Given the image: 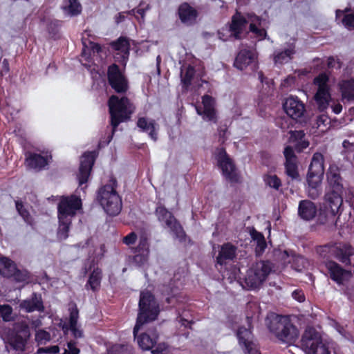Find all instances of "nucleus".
<instances>
[{
	"mask_svg": "<svg viewBox=\"0 0 354 354\" xmlns=\"http://www.w3.org/2000/svg\"><path fill=\"white\" fill-rule=\"evenodd\" d=\"M329 190L325 195V203L319 209V220L322 221H338L343 203V185L339 169L330 165L326 173Z\"/></svg>",
	"mask_w": 354,
	"mask_h": 354,
	"instance_id": "nucleus-1",
	"label": "nucleus"
},
{
	"mask_svg": "<svg viewBox=\"0 0 354 354\" xmlns=\"http://www.w3.org/2000/svg\"><path fill=\"white\" fill-rule=\"evenodd\" d=\"M117 186L116 179L111 178L109 183L100 187L97 192V201L111 216L118 215L122 207V198L116 191Z\"/></svg>",
	"mask_w": 354,
	"mask_h": 354,
	"instance_id": "nucleus-2",
	"label": "nucleus"
},
{
	"mask_svg": "<svg viewBox=\"0 0 354 354\" xmlns=\"http://www.w3.org/2000/svg\"><path fill=\"white\" fill-rule=\"evenodd\" d=\"M110 124L113 131L115 132L120 124L130 120L135 107L131 100L126 96L119 97L112 95L108 100Z\"/></svg>",
	"mask_w": 354,
	"mask_h": 354,
	"instance_id": "nucleus-3",
	"label": "nucleus"
},
{
	"mask_svg": "<svg viewBox=\"0 0 354 354\" xmlns=\"http://www.w3.org/2000/svg\"><path fill=\"white\" fill-rule=\"evenodd\" d=\"M138 306L137 321L133 328L135 337H136L138 331L143 324L156 320L160 313L159 304L157 300L154 295L147 290L140 292Z\"/></svg>",
	"mask_w": 354,
	"mask_h": 354,
	"instance_id": "nucleus-4",
	"label": "nucleus"
},
{
	"mask_svg": "<svg viewBox=\"0 0 354 354\" xmlns=\"http://www.w3.org/2000/svg\"><path fill=\"white\" fill-rule=\"evenodd\" d=\"M324 157L316 152L313 154L307 174L308 195L312 199L321 194V183L324 174Z\"/></svg>",
	"mask_w": 354,
	"mask_h": 354,
	"instance_id": "nucleus-5",
	"label": "nucleus"
},
{
	"mask_svg": "<svg viewBox=\"0 0 354 354\" xmlns=\"http://www.w3.org/2000/svg\"><path fill=\"white\" fill-rule=\"evenodd\" d=\"M268 328L270 332L283 342L291 344L296 340L299 335L297 328L286 317L279 315L273 317L270 322Z\"/></svg>",
	"mask_w": 354,
	"mask_h": 354,
	"instance_id": "nucleus-6",
	"label": "nucleus"
},
{
	"mask_svg": "<svg viewBox=\"0 0 354 354\" xmlns=\"http://www.w3.org/2000/svg\"><path fill=\"white\" fill-rule=\"evenodd\" d=\"M301 346L306 354H330L321 335L314 328H307L301 337Z\"/></svg>",
	"mask_w": 354,
	"mask_h": 354,
	"instance_id": "nucleus-7",
	"label": "nucleus"
},
{
	"mask_svg": "<svg viewBox=\"0 0 354 354\" xmlns=\"http://www.w3.org/2000/svg\"><path fill=\"white\" fill-rule=\"evenodd\" d=\"M217 166L221 169L223 176L231 183H238L240 175L236 166L227 154L225 147L217 148L215 153Z\"/></svg>",
	"mask_w": 354,
	"mask_h": 354,
	"instance_id": "nucleus-8",
	"label": "nucleus"
},
{
	"mask_svg": "<svg viewBox=\"0 0 354 354\" xmlns=\"http://www.w3.org/2000/svg\"><path fill=\"white\" fill-rule=\"evenodd\" d=\"M271 271L272 266L270 261L257 262L247 271L245 277V286L253 289L259 288Z\"/></svg>",
	"mask_w": 354,
	"mask_h": 354,
	"instance_id": "nucleus-9",
	"label": "nucleus"
},
{
	"mask_svg": "<svg viewBox=\"0 0 354 354\" xmlns=\"http://www.w3.org/2000/svg\"><path fill=\"white\" fill-rule=\"evenodd\" d=\"M82 209V201L75 194L61 196L57 204V217L59 221H63L75 216Z\"/></svg>",
	"mask_w": 354,
	"mask_h": 354,
	"instance_id": "nucleus-10",
	"label": "nucleus"
},
{
	"mask_svg": "<svg viewBox=\"0 0 354 354\" xmlns=\"http://www.w3.org/2000/svg\"><path fill=\"white\" fill-rule=\"evenodd\" d=\"M328 81L329 77L325 73L319 74L313 80V84L317 86L314 100L320 111H324L328 108L331 99Z\"/></svg>",
	"mask_w": 354,
	"mask_h": 354,
	"instance_id": "nucleus-11",
	"label": "nucleus"
},
{
	"mask_svg": "<svg viewBox=\"0 0 354 354\" xmlns=\"http://www.w3.org/2000/svg\"><path fill=\"white\" fill-rule=\"evenodd\" d=\"M108 83L117 93H125L129 89L128 80L116 64H112L107 69Z\"/></svg>",
	"mask_w": 354,
	"mask_h": 354,
	"instance_id": "nucleus-12",
	"label": "nucleus"
},
{
	"mask_svg": "<svg viewBox=\"0 0 354 354\" xmlns=\"http://www.w3.org/2000/svg\"><path fill=\"white\" fill-rule=\"evenodd\" d=\"M250 24L247 17V13L244 15L241 12L236 10L232 16L230 21L228 23L227 31L230 32V37L234 40H241L245 37L248 33L246 31L248 24Z\"/></svg>",
	"mask_w": 354,
	"mask_h": 354,
	"instance_id": "nucleus-13",
	"label": "nucleus"
},
{
	"mask_svg": "<svg viewBox=\"0 0 354 354\" xmlns=\"http://www.w3.org/2000/svg\"><path fill=\"white\" fill-rule=\"evenodd\" d=\"M196 111L202 119L210 123L218 122V112L216 109V100L209 95H204L202 97L201 105L195 106Z\"/></svg>",
	"mask_w": 354,
	"mask_h": 354,
	"instance_id": "nucleus-14",
	"label": "nucleus"
},
{
	"mask_svg": "<svg viewBox=\"0 0 354 354\" xmlns=\"http://www.w3.org/2000/svg\"><path fill=\"white\" fill-rule=\"evenodd\" d=\"M30 335L28 326L25 323H19L15 327V332L8 337V342L16 351L23 352Z\"/></svg>",
	"mask_w": 354,
	"mask_h": 354,
	"instance_id": "nucleus-15",
	"label": "nucleus"
},
{
	"mask_svg": "<svg viewBox=\"0 0 354 354\" xmlns=\"http://www.w3.org/2000/svg\"><path fill=\"white\" fill-rule=\"evenodd\" d=\"M283 108L286 113L295 120L301 118L306 111L304 103L297 96L292 95L286 99Z\"/></svg>",
	"mask_w": 354,
	"mask_h": 354,
	"instance_id": "nucleus-16",
	"label": "nucleus"
},
{
	"mask_svg": "<svg viewBox=\"0 0 354 354\" xmlns=\"http://www.w3.org/2000/svg\"><path fill=\"white\" fill-rule=\"evenodd\" d=\"M97 154L95 151H86L82 156L77 176L80 185L88 181Z\"/></svg>",
	"mask_w": 354,
	"mask_h": 354,
	"instance_id": "nucleus-17",
	"label": "nucleus"
},
{
	"mask_svg": "<svg viewBox=\"0 0 354 354\" xmlns=\"http://www.w3.org/2000/svg\"><path fill=\"white\" fill-rule=\"evenodd\" d=\"M255 54L252 50L245 48L241 49L235 57L234 66L240 71H243L248 67H250L254 71L258 66Z\"/></svg>",
	"mask_w": 354,
	"mask_h": 354,
	"instance_id": "nucleus-18",
	"label": "nucleus"
},
{
	"mask_svg": "<svg viewBox=\"0 0 354 354\" xmlns=\"http://www.w3.org/2000/svg\"><path fill=\"white\" fill-rule=\"evenodd\" d=\"M177 15L180 22L187 26L196 24L199 17L196 8L187 2H183L178 6Z\"/></svg>",
	"mask_w": 354,
	"mask_h": 354,
	"instance_id": "nucleus-19",
	"label": "nucleus"
},
{
	"mask_svg": "<svg viewBox=\"0 0 354 354\" xmlns=\"http://www.w3.org/2000/svg\"><path fill=\"white\" fill-rule=\"evenodd\" d=\"M296 53L295 43H286L283 50H276L273 53V61L275 65H283L291 61Z\"/></svg>",
	"mask_w": 354,
	"mask_h": 354,
	"instance_id": "nucleus-20",
	"label": "nucleus"
},
{
	"mask_svg": "<svg viewBox=\"0 0 354 354\" xmlns=\"http://www.w3.org/2000/svg\"><path fill=\"white\" fill-rule=\"evenodd\" d=\"M247 17L250 21L249 32L254 34L259 41L265 39L267 32L265 28H261L262 18L253 12H248Z\"/></svg>",
	"mask_w": 354,
	"mask_h": 354,
	"instance_id": "nucleus-21",
	"label": "nucleus"
},
{
	"mask_svg": "<svg viewBox=\"0 0 354 354\" xmlns=\"http://www.w3.org/2000/svg\"><path fill=\"white\" fill-rule=\"evenodd\" d=\"M330 278L338 284H342L344 281L351 276V272L343 269L339 265L334 261H329L326 263Z\"/></svg>",
	"mask_w": 354,
	"mask_h": 354,
	"instance_id": "nucleus-22",
	"label": "nucleus"
},
{
	"mask_svg": "<svg viewBox=\"0 0 354 354\" xmlns=\"http://www.w3.org/2000/svg\"><path fill=\"white\" fill-rule=\"evenodd\" d=\"M136 124L141 131L148 133L151 140L154 142L157 141L159 127L155 120L148 121L147 118L140 117L138 119Z\"/></svg>",
	"mask_w": 354,
	"mask_h": 354,
	"instance_id": "nucleus-23",
	"label": "nucleus"
},
{
	"mask_svg": "<svg viewBox=\"0 0 354 354\" xmlns=\"http://www.w3.org/2000/svg\"><path fill=\"white\" fill-rule=\"evenodd\" d=\"M19 307L27 313L35 310L43 312L44 310L41 297L36 293H33L31 298L23 300L19 304Z\"/></svg>",
	"mask_w": 354,
	"mask_h": 354,
	"instance_id": "nucleus-24",
	"label": "nucleus"
},
{
	"mask_svg": "<svg viewBox=\"0 0 354 354\" xmlns=\"http://www.w3.org/2000/svg\"><path fill=\"white\" fill-rule=\"evenodd\" d=\"M317 213L316 205L309 201L303 200L299 203L298 214L301 218L305 221H310L315 218Z\"/></svg>",
	"mask_w": 354,
	"mask_h": 354,
	"instance_id": "nucleus-25",
	"label": "nucleus"
},
{
	"mask_svg": "<svg viewBox=\"0 0 354 354\" xmlns=\"http://www.w3.org/2000/svg\"><path fill=\"white\" fill-rule=\"evenodd\" d=\"M26 163L31 169L41 170L48 165V159L47 156L28 152L26 155Z\"/></svg>",
	"mask_w": 354,
	"mask_h": 354,
	"instance_id": "nucleus-26",
	"label": "nucleus"
},
{
	"mask_svg": "<svg viewBox=\"0 0 354 354\" xmlns=\"http://www.w3.org/2000/svg\"><path fill=\"white\" fill-rule=\"evenodd\" d=\"M158 337L156 330H149L138 337V344L142 350H151L156 344Z\"/></svg>",
	"mask_w": 354,
	"mask_h": 354,
	"instance_id": "nucleus-27",
	"label": "nucleus"
},
{
	"mask_svg": "<svg viewBox=\"0 0 354 354\" xmlns=\"http://www.w3.org/2000/svg\"><path fill=\"white\" fill-rule=\"evenodd\" d=\"M236 248L230 243L223 245L216 258L217 263L223 265L232 260L236 256Z\"/></svg>",
	"mask_w": 354,
	"mask_h": 354,
	"instance_id": "nucleus-28",
	"label": "nucleus"
},
{
	"mask_svg": "<svg viewBox=\"0 0 354 354\" xmlns=\"http://www.w3.org/2000/svg\"><path fill=\"white\" fill-rule=\"evenodd\" d=\"M343 101H354V79L344 80L339 83Z\"/></svg>",
	"mask_w": 354,
	"mask_h": 354,
	"instance_id": "nucleus-29",
	"label": "nucleus"
},
{
	"mask_svg": "<svg viewBox=\"0 0 354 354\" xmlns=\"http://www.w3.org/2000/svg\"><path fill=\"white\" fill-rule=\"evenodd\" d=\"M167 225L171 229L174 236L178 239L185 246L191 243V240L187 237L180 223H167Z\"/></svg>",
	"mask_w": 354,
	"mask_h": 354,
	"instance_id": "nucleus-30",
	"label": "nucleus"
},
{
	"mask_svg": "<svg viewBox=\"0 0 354 354\" xmlns=\"http://www.w3.org/2000/svg\"><path fill=\"white\" fill-rule=\"evenodd\" d=\"M353 254L354 249L350 245H344L342 247L337 248L335 250L336 258L346 265L351 264L350 257Z\"/></svg>",
	"mask_w": 354,
	"mask_h": 354,
	"instance_id": "nucleus-31",
	"label": "nucleus"
},
{
	"mask_svg": "<svg viewBox=\"0 0 354 354\" xmlns=\"http://www.w3.org/2000/svg\"><path fill=\"white\" fill-rule=\"evenodd\" d=\"M62 24V21L56 19H49L46 21V31L51 39L56 40L60 37V28Z\"/></svg>",
	"mask_w": 354,
	"mask_h": 354,
	"instance_id": "nucleus-32",
	"label": "nucleus"
},
{
	"mask_svg": "<svg viewBox=\"0 0 354 354\" xmlns=\"http://www.w3.org/2000/svg\"><path fill=\"white\" fill-rule=\"evenodd\" d=\"M17 266L10 259L6 257L0 258V274L4 277H12Z\"/></svg>",
	"mask_w": 354,
	"mask_h": 354,
	"instance_id": "nucleus-33",
	"label": "nucleus"
},
{
	"mask_svg": "<svg viewBox=\"0 0 354 354\" xmlns=\"http://www.w3.org/2000/svg\"><path fill=\"white\" fill-rule=\"evenodd\" d=\"M350 10V8H346L344 10L337 9L335 11V18L336 19H339L342 15L343 18L342 19V24L347 28V29H353L354 28V14H347Z\"/></svg>",
	"mask_w": 354,
	"mask_h": 354,
	"instance_id": "nucleus-34",
	"label": "nucleus"
},
{
	"mask_svg": "<svg viewBox=\"0 0 354 354\" xmlns=\"http://www.w3.org/2000/svg\"><path fill=\"white\" fill-rule=\"evenodd\" d=\"M155 213L159 221H178L173 213L161 203L157 205Z\"/></svg>",
	"mask_w": 354,
	"mask_h": 354,
	"instance_id": "nucleus-35",
	"label": "nucleus"
},
{
	"mask_svg": "<svg viewBox=\"0 0 354 354\" xmlns=\"http://www.w3.org/2000/svg\"><path fill=\"white\" fill-rule=\"evenodd\" d=\"M237 337L239 338V344L244 347L250 346L254 344L253 335L249 329L245 327H240L237 331Z\"/></svg>",
	"mask_w": 354,
	"mask_h": 354,
	"instance_id": "nucleus-36",
	"label": "nucleus"
},
{
	"mask_svg": "<svg viewBox=\"0 0 354 354\" xmlns=\"http://www.w3.org/2000/svg\"><path fill=\"white\" fill-rule=\"evenodd\" d=\"M112 49L116 52L130 53L131 45L129 39L125 37H120L117 40L111 43Z\"/></svg>",
	"mask_w": 354,
	"mask_h": 354,
	"instance_id": "nucleus-37",
	"label": "nucleus"
},
{
	"mask_svg": "<svg viewBox=\"0 0 354 354\" xmlns=\"http://www.w3.org/2000/svg\"><path fill=\"white\" fill-rule=\"evenodd\" d=\"M101 279L102 271L99 268H95L91 272L86 286H89L93 291H96L100 286Z\"/></svg>",
	"mask_w": 354,
	"mask_h": 354,
	"instance_id": "nucleus-38",
	"label": "nucleus"
},
{
	"mask_svg": "<svg viewBox=\"0 0 354 354\" xmlns=\"http://www.w3.org/2000/svg\"><path fill=\"white\" fill-rule=\"evenodd\" d=\"M251 235L254 241L257 244L256 252L258 254L263 253L267 246V243L263 235L254 230L251 232Z\"/></svg>",
	"mask_w": 354,
	"mask_h": 354,
	"instance_id": "nucleus-39",
	"label": "nucleus"
},
{
	"mask_svg": "<svg viewBox=\"0 0 354 354\" xmlns=\"http://www.w3.org/2000/svg\"><path fill=\"white\" fill-rule=\"evenodd\" d=\"M285 172L286 175L292 180H299V174L298 171V166L297 161L285 162Z\"/></svg>",
	"mask_w": 354,
	"mask_h": 354,
	"instance_id": "nucleus-40",
	"label": "nucleus"
},
{
	"mask_svg": "<svg viewBox=\"0 0 354 354\" xmlns=\"http://www.w3.org/2000/svg\"><path fill=\"white\" fill-rule=\"evenodd\" d=\"M195 68L194 66L189 65L185 70V73L184 75L181 74V82L183 86L186 89L188 88L191 84L192 81L195 75Z\"/></svg>",
	"mask_w": 354,
	"mask_h": 354,
	"instance_id": "nucleus-41",
	"label": "nucleus"
},
{
	"mask_svg": "<svg viewBox=\"0 0 354 354\" xmlns=\"http://www.w3.org/2000/svg\"><path fill=\"white\" fill-rule=\"evenodd\" d=\"M263 180L267 186L276 190H279L282 185L281 179L275 174L264 175Z\"/></svg>",
	"mask_w": 354,
	"mask_h": 354,
	"instance_id": "nucleus-42",
	"label": "nucleus"
},
{
	"mask_svg": "<svg viewBox=\"0 0 354 354\" xmlns=\"http://www.w3.org/2000/svg\"><path fill=\"white\" fill-rule=\"evenodd\" d=\"M69 5L63 7V10L67 11L71 16H76L80 14L82 6L78 0H68Z\"/></svg>",
	"mask_w": 354,
	"mask_h": 354,
	"instance_id": "nucleus-43",
	"label": "nucleus"
},
{
	"mask_svg": "<svg viewBox=\"0 0 354 354\" xmlns=\"http://www.w3.org/2000/svg\"><path fill=\"white\" fill-rule=\"evenodd\" d=\"M162 294L168 296L166 298V301L168 304H171L174 296L177 293V289L174 286L173 282L171 281L168 286H162Z\"/></svg>",
	"mask_w": 354,
	"mask_h": 354,
	"instance_id": "nucleus-44",
	"label": "nucleus"
},
{
	"mask_svg": "<svg viewBox=\"0 0 354 354\" xmlns=\"http://www.w3.org/2000/svg\"><path fill=\"white\" fill-rule=\"evenodd\" d=\"M15 206L18 213L24 218V221H28L30 213L28 209L25 207L21 201H15Z\"/></svg>",
	"mask_w": 354,
	"mask_h": 354,
	"instance_id": "nucleus-45",
	"label": "nucleus"
},
{
	"mask_svg": "<svg viewBox=\"0 0 354 354\" xmlns=\"http://www.w3.org/2000/svg\"><path fill=\"white\" fill-rule=\"evenodd\" d=\"M70 223H59L57 230V237L59 239L63 240L68 237Z\"/></svg>",
	"mask_w": 354,
	"mask_h": 354,
	"instance_id": "nucleus-46",
	"label": "nucleus"
},
{
	"mask_svg": "<svg viewBox=\"0 0 354 354\" xmlns=\"http://www.w3.org/2000/svg\"><path fill=\"white\" fill-rule=\"evenodd\" d=\"M14 274H12V277L14 279L19 282H23L26 281L28 277V272L26 270H20L17 268H16Z\"/></svg>",
	"mask_w": 354,
	"mask_h": 354,
	"instance_id": "nucleus-47",
	"label": "nucleus"
},
{
	"mask_svg": "<svg viewBox=\"0 0 354 354\" xmlns=\"http://www.w3.org/2000/svg\"><path fill=\"white\" fill-rule=\"evenodd\" d=\"M109 354H131V350L127 346L115 345L110 349Z\"/></svg>",
	"mask_w": 354,
	"mask_h": 354,
	"instance_id": "nucleus-48",
	"label": "nucleus"
},
{
	"mask_svg": "<svg viewBox=\"0 0 354 354\" xmlns=\"http://www.w3.org/2000/svg\"><path fill=\"white\" fill-rule=\"evenodd\" d=\"M129 54L130 53L116 52L113 56L114 60L125 67L129 59Z\"/></svg>",
	"mask_w": 354,
	"mask_h": 354,
	"instance_id": "nucleus-49",
	"label": "nucleus"
},
{
	"mask_svg": "<svg viewBox=\"0 0 354 354\" xmlns=\"http://www.w3.org/2000/svg\"><path fill=\"white\" fill-rule=\"evenodd\" d=\"M286 162L297 161V156L295 153L294 149L291 146H286L283 151Z\"/></svg>",
	"mask_w": 354,
	"mask_h": 354,
	"instance_id": "nucleus-50",
	"label": "nucleus"
},
{
	"mask_svg": "<svg viewBox=\"0 0 354 354\" xmlns=\"http://www.w3.org/2000/svg\"><path fill=\"white\" fill-rule=\"evenodd\" d=\"M35 339L39 344H44L50 339V335L48 332L40 330L37 332Z\"/></svg>",
	"mask_w": 354,
	"mask_h": 354,
	"instance_id": "nucleus-51",
	"label": "nucleus"
},
{
	"mask_svg": "<svg viewBox=\"0 0 354 354\" xmlns=\"http://www.w3.org/2000/svg\"><path fill=\"white\" fill-rule=\"evenodd\" d=\"M69 322L67 326H73L77 324L79 311L76 306L70 309Z\"/></svg>",
	"mask_w": 354,
	"mask_h": 354,
	"instance_id": "nucleus-52",
	"label": "nucleus"
},
{
	"mask_svg": "<svg viewBox=\"0 0 354 354\" xmlns=\"http://www.w3.org/2000/svg\"><path fill=\"white\" fill-rule=\"evenodd\" d=\"M144 5H145L144 1H141L139 4L138 8L132 9L128 13L129 15H134V13L136 12L138 15H140L141 16V17L143 19L145 16V12L150 8L149 4H147L145 8L143 7Z\"/></svg>",
	"mask_w": 354,
	"mask_h": 354,
	"instance_id": "nucleus-53",
	"label": "nucleus"
},
{
	"mask_svg": "<svg viewBox=\"0 0 354 354\" xmlns=\"http://www.w3.org/2000/svg\"><path fill=\"white\" fill-rule=\"evenodd\" d=\"M80 349L77 346V342L71 340L67 343V348L64 351V354H79Z\"/></svg>",
	"mask_w": 354,
	"mask_h": 354,
	"instance_id": "nucleus-54",
	"label": "nucleus"
},
{
	"mask_svg": "<svg viewBox=\"0 0 354 354\" xmlns=\"http://www.w3.org/2000/svg\"><path fill=\"white\" fill-rule=\"evenodd\" d=\"M69 329L75 338H81L83 337V331L80 328L77 324L74 325L73 326H64L63 329Z\"/></svg>",
	"mask_w": 354,
	"mask_h": 354,
	"instance_id": "nucleus-55",
	"label": "nucleus"
},
{
	"mask_svg": "<svg viewBox=\"0 0 354 354\" xmlns=\"http://www.w3.org/2000/svg\"><path fill=\"white\" fill-rule=\"evenodd\" d=\"M305 137H306V133H304V131L303 130L291 131H290V138L295 142L305 139Z\"/></svg>",
	"mask_w": 354,
	"mask_h": 354,
	"instance_id": "nucleus-56",
	"label": "nucleus"
},
{
	"mask_svg": "<svg viewBox=\"0 0 354 354\" xmlns=\"http://www.w3.org/2000/svg\"><path fill=\"white\" fill-rule=\"evenodd\" d=\"M149 234L144 231L140 234L139 247L142 249H147L148 247Z\"/></svg>",
	"mask_w": 354,
	"mask_h": 354,
	"instance_id": "nucleus-57",
	"label": "nucleus"
},
{
	"mask_svg": "<svg viewBox=\"0 0 354 354\" xmlns=\"http://www.w3.org/2000/svg\"><path fill=\"white\" fill-rule=\"evenodd\" d=\"M310 143L306 138L295 143V148L297 152H301L308 147Z\"/></svg>",
	"mask_w": 354,
	"mask_h": 354,
	"instance_id": "nucleus-58",
	"label": "nucleus"
},
{
	"mask_svg": "<svg viewBox=\"0 0 354 354\" xmlns=\"http://www.w3.org/2000/svg\"><path fill=\"white\" fill-rule=\"evenodd\" d=\"M327 66L329 68H337L339 69L342 67V62L339 59L335 60L333 56H330L327 59Z\"/></svg>",
	"mask_w": 354,
	"mask_h": 354,
	"instance_id": "nucleus-59",
	"label": "nucleus"
},
{
	"mask_svg": "<svg viewBox=\"0 0 354 354\" xmlns=\"http://www.w3.org/2000/svg\"><path fill=\"white\" fill-rule=\"evenodd\" d=\"M167 346L165 343L158 344L154 349L151 351L152 354H167Z\"/></svg>",
	"mask_w": 354,
	"mask_h": 354,
	"instance_id": "nucleus-60",
	"label": "nucleus"
},
{
	"mask_svg": "<svg viewBox=\"0 0 354 354\" xmlns=\"http://www.w3.org/2000/svg\"><path fill=\"white\" fill-rule=\"evenodd\" d=\"M59 349L58 346H52L47 347V348H39L37 351V353L41 354V353H48L55 354V353H57L59 352Z\"/></svg>",
	"mask_w": 354,
	"mask_h": 354,
	"instance_id": "nucleus-61",
	"label": "nucleus"
},
{
	"mask_svg": "<svg viewBox=\"0 0 354 354\" xmlns=\"http://www.w3.org/2000/svg\"><path fill=\"white\" fill-rule=\"evenodd\" d=\"M137 239V234L135 232H131L123 238V243L127 245L135 243Z\"/></svg>",
	"mask_w": 354,
	"mask_h": 354,
	"instance_id": "nucleus-62",
	"label": "nucleus"
},
{
	"mask_svg": "<svg viewBox=\"0 0 354 354\" xmlns=\"http://www.w3.org/2000/svg\"><path fill=\"white\" fill-rule=\"evenodd\" d=\"M10 71V66L9 62L7 59H4L1 62V66L0 69V75L1 76H5L8 74Z\"/></svg>",
	"mask_w": 354,
	"mask_h": 354,
	"instance_id": "nucleus-63",
	"label": "nucleus"
},
{
	"mask_svg": "<svg viewBox=\"0 0 354 354\" xmlns=\"http://www.w3.org/2000/svg\"><path fill=\"white\" fill-rule=\"evenodd\" d=\"M114 133L115 132H113L112 130L111 133L109 134L108 136L104 140H100L98 143V147L103 148L107 146L113 139Z\"/></svg>",
	"mask_w": 354,
	"mask_h": 354,
	"instance_id": "nucleus-64",
	"label": "nucleus"
}]
</instances>
